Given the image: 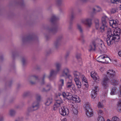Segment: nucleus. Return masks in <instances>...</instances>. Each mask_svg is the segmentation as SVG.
<instances>
[{
	"instance_id": "1",
	"label": "nucleus",
	"mask_w": 121,
	"mask_h": 121,
	"mask_svg": "<svg viewBox=\"0 0 121 121\" xmlns=\"http://www.w3.org/2000/svg\"><path fill=\"white\" fill-rule=\"evenodd\" d=\"M107 73V75L105 76L102 82V85L104 89L106 88L108 86V83L109 81V79L108 78V76L110 78H112L115 76V72L112 69H109L108 70ZM111 81L113 85L116 86L118 84V80L112 78L111 79Z\"/></svg>"
},
{
	"instance_id": "2",
	"label": "nucleus",
	"mask_w": 121,
	"mask_h": 121,
	"mask_svg": "<svg viewBox=\"0 0 121 121\" xmlns=\"http://www.w3.org/2000/svg\"><path fill=\"white\" fill-rule=\"evenodd\" d=\"M36 98L37 101L34 102L31 106L28 108V110L29 112H32L37 110L39 107V104L38 101H39L41 99V96L39 94L36 95Z\"/></svg>"
},
{
	"instance_id": "3",
	"label": "nucleus",
	"mask_w": 121,
	"mask_h": 121,
	"mask_svg": "<svg viewBox=\"0 0 121 121\" xmlns=\"http://www.w3.org/2000/svg\"><path fill=\"white\" fill-rule=\"evenodd\" d=\"M108 19L106 16H104L102 17L101 19V25L100 26L99 30L100 32H103L107 28V21Z\"/></svg>"
},
{
	"instance_id": "4",
	"label": "nucleus",
	"mask_w": 121,
	"mask_h": 121,
	"mask_svg": "<svg viewBox=\"0 0 121 121\" xmlns=\"http://www.w3.org/2000/svg\"><path fill=\"white\" fill-rule=\"evenodd\" d=\"M69 72V69L67 68H65L62 70L60 76L61 77L65 76H67V78L70 80H71L72 79V78L71 75L68 74Z\"/></svg>"
},
{
	"instance_id": "5",
	"label": "nucleus",
	"mask_w": 121,
	"mask_h": 121,
	"mask_svg": "<svg viewBox=\"0 0 121 121\" xmlns=\"http://www.w3.org/2000/svg\"><path fill=\"white\" fill-rule=\"evenodd\" d=\"M114 35H113V37H112L111 39L110 40V39L108 38L107 39V41H108V45H110L111 44H112L116 40V39L118 40L119 39V36H118V35L117 34L116 35L114 34Z\"/></svg>"
},
{
	"instance_id": "6",
	"label": "nucleus",
	"mask_w": 121,
	"mask_h": 121,
	"mask_svg": "<svg viewBox=\"0 0 121 121\" xmlns=\"http://www.w3.org/2000/svg\"><path fill=\"white\" fill-rule=\"evenodd\" d=\"M47 30L48 32L49 33H51L53 34L56 33L57 31L58 28L54 25L50 26L47 28Z\"/></svg>"
},
{
	"instance_id": "7",
	"label": "nucleus",
	"mask_w": 121,
	"mask_h": 121,
	"mask_svg": "<svg viewBox=\"0 0 121 121\" xmlns=\"http://www.w3.org/2000/svg\"><path fill=\"white\" fill-rule=\"evenodd\" d=\"M101 40L98 41L96 40L95 41H93L92 42V44L89 47V50L90 52L91 51H95L96 49V45L98 43V42H100Z\"/></svg>"
},
{
	"instance_id": "8",
	"label": "nucleus",
	"mask_w": 121,
	"mask_h": 121,
	"mask_svg": "<svg viewBox=\"0 0 121 121\" xmlns=\"http://www.w3.org/2000/svg\"><path fill=\"white\" fill-rule=\"evenodd\" d=\"M101 40L100 42H98V43H97L98 45L100 51L103 52H105L106 50V48L104 43H102V40ZM97 46H98L97 45Z\"/></svg>"
},
{
	"instance_id": "9",
	"label": "nucleus",
	"mask_w": 121,
	"mask_h": 121,
	"mask_svg": "<svg viewBox=\"0 0 121 121\" xmlns=\"http://www.w3.org/2000/svg\"><path fill=\"white\" fill-rule=\"evenodd\" d=\"M38 79V77L34 75L30 76L28 78V80L31 85L35 84L36 83V81Z\"/></svg>"
},
{
	"instance_id": "10",
	"label": "nucleus",
	"mask_w": 121,
	"mask_h": 121,
	"mask_svg": "<svg viewBox=\"0 0 121 121\" xmlns=\"http://www.w3.org/2000/svg\"><path fill=\"white\" fill-rule=\"evenodd\" d=\"M63 103L62 100L61 99L56 100V102L55 103L53 106V109L55 110H56L57 108L60 106V104H62Z\"/></svg>"
},
{
	"instance_id": "11",
	"label": "nucleus",
	"mask_w": 121,
	"mask_h": 121,
	"mask_svg": "<svg viewBox=\"0 0 121 121\" xmlns=\"http://www.w3.org/2000/svg\"><path fill=\"white\" fill-rule=\"evenodd\" d=\"M107 30V38L106 39V41L107 42V44H108V42L107 41V39L108 38L110 39V40L111 39L112 37H113V35H114V34H112V33L111 30V29L109 28H107L105 30Z\"/></svg>"
},
{
	"instance_id": "12",
	"label": "nucleus",
	"mask_w": 121,
	"mask_h": 121,
	"mask_svg": "<svg viewBox=\"0 0 121 121\" xmlns=\"http://www.w3.org/2000/svg\"><path fill=\"white\" fill-rule=\"evenodd\" d=\"M81 21L82 23L85 24L89 27H90L91 24V20L90 19H82Z\"/></svg>"
},
{
	"instance_id": "13",
	"label": "nucleus",
	"mask_w": 121,
	"mask_h": 121,
	"mask_svg": "<svg viewBox=\"0 0 121 121\" xmlns=\"http://www.w3.org/2000/svg\"><path fill=\"white\" fill-rule=\"evenodd\" d=\"M62 38L63 37L62 36H59L57 38L54 43V45L56 48H57L60 45Z\"/></svg>"
},
{
	"instance_id": "14",
	"label": "nucleus",
	"mask_w": 121,
	"mask_h": 121,
	"mask_svg": "<svg viewBox=\"0 0 121 121\" xmlns=\"http://www.w3.org/2000/svg\"><path fill=\"white\" fill-rule=\"evenodd\" d=\"M68 99L69 100H73L74 101L77 103H79L80 101V100L79 97L75 95H72L70 96V97Z\"/></svg>"
},
{
	"instance_id": "15",
	"label": "nucleus",
	"mask_w": 121,
	"mask_h": 121,
	"mask_svg": "<svg viewBox=\"0 0 121 121\" xmlns=\"http://www.w3.org/2000/svg\"><path fill=\"white\" fill-rule=\"evenodd\" d=\"M70 80V82H67L66 87L67 88L70 89L71 90L74 91L75 90V87L74 85L72 84V80Z\"/></svg>"
},
{
	"instance_id": "16",
	"label": "nucleus",
	"mask_w": 121,
	"mask_h": 121,
	"mask_svg": "<svg viewBox=\"0 0 121 121\" xmlns=\"http://www.w3.org/2000/svg\"><path fill=\"white\" fill-rule=\"evenodd\" d=\"M77 29L79 31L81 37L82 38H84L85 36L83 33V30L82 27L79 24H77Z\"/></svg>"
},
{
	"instance_id": "17",
	"label": "nucleus",
	"mask_w": 121,
	"mask_h": 121,
	"mask_svg": "<svg viewBox=\"0 0 121 121\" xmlns=\"http://www.w3.org/2000/svg\"><path fill=\"white\" fill-rule=\"evenodd\" d=\"M68 111L66 110V109L63 107L59 109V112L61 115L63 116H65L68 114Z\"/></svg>"
},
{
	"instance_id": "18",
	"label": "nucleus",
	"mask_w": 121,
	"mask_h": 121,
	"mask_svg": "<svg viewBox=\"0 0 121 121\" xmlns=\"http://www.w3.org/2000/svg\"><path fill=\"white\" fill-rule=\"evenodd\" d=\"M95 89L92 90L91 91V97L93 99H94L96 97L97 93V92L98 91L97 86H95Z\"/></svg>"
},
{
	"instance_id": "19",
	"label": "nucleus",
	"mask_w": 121,
	"mask_h": 121,
	"mask_svg": "<svg viewBox=\"0 0 121 121\" xmlns=\"http://www.w3.org/2000/svg\"><path fill=\"white\" fill-rule=\"evenodd\" d=\"M91 76L93 79L95 81H99V79L97 74L95 72H92L91 73Z\"/></svg>"
},
{
	"instance_id": "20",
	"label": "nucleus",
	"mask_w": 121,
	"mask_h": 121,
	"mask_svg": "<svg viewBox=\"0 0 121 121\" xmlns=\"http://www.w3.org/2000/svg\"><path fill=\"white\" fill-rule=\"evenodd\" d=\"M33 39L32 36L30 35L26 37H23L22 39V40L23 42L31 40Z\"/></svg>"
},
{
	"instance_id": "21",
	"label": "nucleus",
	"mask_w": 121,
	"mask_h": 121,
	"mask_svg": "<svg viewBox=\"0 0 121 121\" xmlns=\"http://www.w3.org/2000/svg\"><path fill=\"white\" fill-rule=\"evenodd\" d=\"M52 99L51 97L48 98L47 99L45 103V104L47 106H48L52 103Z\"/></svg>"
},
{
	"instance_id": "22",
	"label": "nucleus",
	"mask_w": 121,
	"mask_h": 121,
	"mask_svg": "<svg viewBox=\"0 0 121 121\" xmlns=\"http://www.w3.org/2000/svg\"><path fill=\"white\" fill-rule=\"evenodd\" d=\"M64 84V80L61 79L60 80L59 82V88L60 90L62 89V87Z\"/></svg>"
},
{
	"instance_id": "23",
	"label": "nucleus",
	"mask_w": 121,
	"mask_h": 121,
	"mask_svg": "<svg viewBox=\"0 0 121 121\" xmlns=\"http://www.w3.org/2000/svg\"><path fill=\"white\" fill-rule=\"evenodd\" d=\"M51 88V86L50 84H48L47 85L46 87L43 88L42 90V91L43 92H47L49 91Z\"/></svg>"
},
{
	"instance_id": "24",
	"label": "nucleus",
	"mask_w": 121,
	"mask_h": 121,
	"mask_svg": "<svg viewBox=\"0 0 121 121\" xmlns=\"http://www.w3.org/2000/svg\"><path fill=\"white\" fill-rule=\"evenodd\" d=\"M62 95L64 97L68 99V98L69 97H70V96H71V94L68 92L65 93L63 92L62 93Z\"/></svg>"
},
{
	"instance_id": "25",
	"label": "nucleus",
	"mask_w": 121,
	"mask_h": 121,
	"mask_svg": "<svg viewBox=\"0 0 121 121\" xmlns=\"http://www.w3.org/2000/svg\"><path fill=\"white\" fill-rule=\"evenodd\" d=\"M95 26L96 29L98 30L100 32L99 29L100 28V26H99V21L98 19H96L95 21Z\"/></svg>"
},
{
	"instance_id": "26",
	"label": "nucleus",
	"mask_w": 121,
	"mask_h": 121,
	"mask_svg": "<svg viewBox=\"0 0 121 121\" xmlns=\"http://www.w3.org/2000/svg\"><path fill=\"white\" fill-rule=\"evenodd\" d=\"M73 73L75 78H77L79 79V77L80 75V73L79 72L76 71H74L73 72Z\"/></svg>"
},
{
	"instance_id": "27",
	"label": "nucleus",
	"mask_w": 121,
	"mask_h": 121,
	"mask_svg": "<svg viewBox=\"0 0 121 121\" xmlns=\"http://www.w3.org/2000/svg\"><path fill=\"white\" fill-rule=\"evenodd\" d=\"M104 58H105L104 56H100L97 59V60L99 62L103 63Z\"/></svg>"
},
{
	"instance_id": "28",
	"label": "nucleus",
	"mask_w": 121,
	"mask_h": 121,
	"mask_svg": "<svg viewBox=\"0 0 121 121\" xmlns=\"http://www.w3.org/2000/svg\"><path fill=\"white\" fill-rule=\"evenodd\" d=\"M56 72H59L60 70L61 65L60 64L57 63L56 64Z\"/></svg>"
},
{
	"instance_id": "29",
	"label": "nucleus",
	"mask_w": 121,
	"mask_h": 121,
	"mask_svg": "<svg viewBox=\"0 0 121 121\" xmlns=\"http://www.w3.org/2000/svg\"><path fill=\"white\" fill-rule=\"evenodd\" d=\"M86 111V114L88 117H90L92 116L93 112L92 109H91V111H90L89 110Z\"/></svg>"
},
{
	"instance_id": "30",
	"label": "nucleus",
	"mask_w": 121,
	"mask_h": 121,
	"mask_svg": "<svg viewBox=\"0 0 121 121\" xmlns=\"http://www.w3.org/2000/svg\"><path fill=\"white\" fill-rule=\"evenodd\" d=\"M111 60L108 57H106L105 56V58H104V60L103 62V63H108Z\"/></svg>"
},
{
	"instance_id": "31",
	"label": "nucleus",
	"mask_w": 121,
	"mask_h": 121,
	"mask_svg": "<svg viewBox=\"0 0 121 121\" xmlns=\"http://www.w3.org/2000/svg\"><path fill=\"white\" fill-rule=\"evenodd\" d=\"M85 108L86 111L89 110L90 111H91V109L90 107L89 104L88 103H87L85 104Z\"/></svg>"
},
{
	"instance_id": "32",
	"label": "nucleus",
	"mask_w": 121,
	"mask_h": 121,
	"mask_svg": "<svg viewBox=\"0 0 121 121\" xmlns=\"http://www.w3.org/2000/svg\"><path fill=\"white\" fill-rule=\"evenodd\" d=\"M118 21V20H113V24L112 27L114 28H116L117 26Z\"/></svg>"
},
{
	"instance_id": "33",
	"label": "nucleus",
	"mask_w": 121,
	"mask_h": 121,
	"mask_svg": "<svg viewBox=\"0 0 121 121\" xmlns=\"http://www.w3.org/2000/svg\"><path fill=\"white\" fill-rule=\"evenodd\" d=\"M55 71L53 70H51L50 75L48 77V78L50 80H51L52 77L54 74Z\"/></svg>"
},
{
	"instance_id": "34",
	"label": "nucleus",
	"mask_w": 121,
	"mask_h": 121,
	"mask_svg": "<svg viewBox=\"0 0 121 121\" xmlns=\"http://www.w3.org/2000/svg\"><path fill=\"white\" fill-rule=\"evenodd\" d=\"M57 19L58 18H57L56 17L54 16H53L52 17L50 20V21L52 23L56 21Z\"/></svg>"
},
{
	"instance_id": "35",
	"label": "nucleus",
	"mask_w": 121,
	"mask_h": 121,
	"mask_svg": "<svg viewBox=\"0 0 121 121\" xmlns=\"http://www.w3.org/2000/svg\"><path fill=\"white\" fill-rule=\"evenodd\" d=\"M117 88H116L113 87L111 90L110 94L111 95H115L116 94V91Z\"/></svg>"
},
{
	"instance_id": "36",
	"label": "nucleus",
	"mask_w": 121,
	"mask_h": 121,
	"mask_svg": "<svg viewBox=\"0 0 121 121\" xmlns=\"http://www.w3.org/2000/svg\"><path fill=\"white\" fill-rule=\"evenodd\" d=\"M74 114H76L78 113V111L77 110L74 108H73L72 110Z\"/></svg>"
},
{
	"instance_id": "37",
	"label": "nucleus",
	"mask_w": 121,
	"mask_h": 121,
	"mask_svg": "<svg viewBox=\"0 0 121 121\" xmlns=\"http://www.w3.org/2000/svg\"><path fill=\"white\" fill-rule=\"evenodd\" d=\"M75 18V13L74 12L72 11L71 13V19L73 20Z\"/></svg>"
},
{
	"instance_id": "38",
	"label": "nucleus",
	"mask_w": 121,
	"mask_h": 121,
	"mask_svg": "<svg viewBox=\"0 0 121 121\" xmlns=\"http://www.w3.org/2000/svg\"><path fill=\"white\" fill-rule=\"evenodd\" d=\"M111 1L113 3H117L119 2H121L120 0H111Z\"/></svg>"
},
{
	"instance_id": "39",
	"label": "nucleus",
	"mask_w": 121,
	"mask_h": 121,
	"mask_svg": "<svg viewBox=\"0 0 121 121\" xmlns=\"http://www.w3.org/2000/svg\"><path fill=\"white\" fill-rule=\"evenodd\" d=\"M98 121H105L104 118L101 116H99L98 119Z\"/></svg>"
},
{
	"instance_id": "40",
	"label": "nucleus",
	"mask_w": 121,
	"mask_h": 121,
	"mask_svg": "<svg viewBox=\"0 0 121 121\" xmlns=\"http://www.w3.org/2000/svg\"><path fill=\"white\" fill-rule=\"evenodd\" d=\"M46 77V75L45 74H44L43 75V78L42 79V81L41 82V84H43L44 83V78Z\"/></svg>"
},
{
	"instance_id": "41",
	"label": "nucleus",
	"mask_w": 121,
	"mask_h": 121,
	"mask_svg": "<svg viewBox=\"0 0 121 121\" xmlns=\"http://www.w3.org/2000/svg\"><path fill=\"white\" fill-rule=\"evenodd\" d=\"M119 119L117 117H113L111 121H119Z\"/></svg>"
},
{
	"instance_id": "42",
	"label": "nucleus",
	"mask_w": 121,
	"mask_h": 121,
	"mask_svg": "<svg viewBox=\"0 0 121 121\" xmlns=\"http://www.w3.org/2000/svg\"><path fill=\"white\" fill-rule=\"evenodd\" d=\"M16 113V112L15 111L13 110H11L10 111V114L11 116H13Z\"/></svg>"
},
{
	"instance_id": "43",
	"label": "nucleus",
	"mask_w": 121,
	"mask_h": 121,
	"mask_svg": "<svg viewBox=\"0 0 121 121\" xmlns=\"http://www.w3.org/2000/svg\"><path fill=\"white\" fill-rule=\"evenodd\" d=\"M81 1L84 3H87L89 2H93L95 0H81Z\"/></svg>"
},
{
	"instance_id": "44",
	"label": "nucleus",
	"mask_w": 121,
	"mask_h": 121,
	"mask_svg": "<svg viewBox=\"0 0 121 121\" xmlns=\"http://www.w3.org/2000/svg\"><path fill=\"white\" fill-rule=\"evenodd\" d=\"M22 61L23 65H25L26 63V60L25 58L23 57L22 58Z\"/></svg>"
},
{
	"instance_id": "45",
	"label": "nucleus",
	"mask_w": 121,
	"mask_h": 121,
	"mask_svg": "<svg viewBox=\"0 0 121 121\" xmlns=\"http://www.w3.org/2000/svg\"><path fill=\"white\" fill-rule=\"evenodd\" d=\"M98 106L99 108H101L103 107V105L100 102H99L98 104Z\"/></svg>"
},
{
	"instance_id": "46",
	"label": "nucleus",
	"mask_w": 121,
	"mask_h": 121,
	"mask_svg": "<svg viewBox=\"0 0 121 121\" xmlns=\"http://www.w3.org/2000/svg\"><path fill=\"white\" fill-rule=\"evenodd\" d=\"M30 93L29 92H25L23 94V96L24 97L28 96L29 95Z\"/></svg>"
},
{
	"instance_id": "47",
	"label": "nucleus",
	"mask_w": 121,
	"mask_h": 121,
	"mask_svg": "<svg viewBox=\"0 0 121 121\" xmlns=\"http://www.w3.org/2000/svg\"><path fill=\"white\" fill-rule=\"evenodd\" d=\"M74 80L76 83V84L77 83H78L79 82H81L79 81V79L77 78H75Z\"/></svg>"
},
{
	"instance_id": "48",
	"label": "nucleus",
	"mask_w": 121,
	"mask_h": 121,
	"mask_svg": "<svg viewBox=\"0 0 121 121\" xmlns=\"http://www.w3.org/2000/svg\"><path fill=\"white\" fill-rule=\"evenodd\" d=\"M81 54L80 53H77L76 55V57L77 59H79L81 58Z\"/></svg>"
},
{
	"instance_id": "49",
	"label": "nucleus",
	"mask_w": 121,
	"mask_h": 121,
	"mask_svg": "<svg viewBox=\"0 0 121 121\" xmlns=\"http://www.w3.org/2000/svg\"><path fill=\"white\" fill-rule=\"evenodd\" d=\"M116 9H112L111 10V12L112 13H114L116 12Z\"/></svg>"
},
{
	"instance_id": "50",
	"label": "nucleus",
	"mask_w": 121,
	"mask_h": 121,
	"mask_svg": "<svg viewBox=\"0 0 121 121\" xmlns=\"http://www.w3.org/2000/svg\"><path fill=\"white\" fill-rule=\"evenodd\" d=\"M117 110L118 112H121V106H117Z\"/></svg>"
},
{
	"instance_id": "51",
	"label": "nucleus",
	"mask_w": 121,
	"mask_h": 121,
	"mask_svg": "<svg viewBox=\"0 0 121 121\" xmlns=\"http://www.w3.org/2000/svg\"><path fill=\"white\" fill-rule=\"evenodd\" d=\"M77 87L78 88H80L81 87V82H79L78 83H77L76 84Z\"/></svg>"
},
{
	"instance_id": "52",
	"label": "nucleus",
	"mask_w": 121,
	"mask_h": 121,
	"mask_svg": "<svg viewBox=\"0 0 121 121\" xmlns=\"http://www.w3.org/2000/svg\"><path fill=\"white\" fill-rule=\"evenodd\" d=\"M62 0H57V3L59 5H60L62 3Z\"/></svg>"
},
{
	"instance_id": "53",
	"label": "nucleus",
	"mask_w": 121,
	"mask_h": 121,
	"mask_svg": "<svg viewBox=\"0 0 121 121\" xmlns=\"http://www.w3.org/2000/svg\"><path fill=\"white\" fill-rule=\"evenodd\" d=\"M113 20H110L109 21V23L110 25L112 26L113 24Z\"/></svg>"
},
{
	"instance_id": "54",
	"label": "nucleus",
	"mask_w": 121,
	"mask_h": 121,
	"mask_svg": "<svg viewBox=\"0 0 121 121\" xmlns=\"http://www.w3.org/2000/svg\"><path fill=\"white\" fill-rule=\"evenodd\" d=\"M69 52H67L65 55V57L66 58H67L69 56Z\"/></svg>"
},
{
	"instance_id": "55",
	"label": "nucleus",
	"mask_w": 121,
	"mask_h": 121,
	"mask_svg": "<svg viewBox=\"0 0 121 121\" xmlns=\"http://www.w3.org/2000/svg\"><path fill=\"white\" fill-rule=\"evenodd\" d=\"M117 106H121V100H120L118 103Z\"/></svg>"
},
{
	"instance_id": "56",
	"label": "nucleus",
	"mask_w": 121,
	"mask_h": 121,
	"mask_svg": "<svg viewBox=\"0 0 121 121\" xmlns=\"http://www.w3.org/2000/svg\"><path fill=\"white\" fill-rule=\"evenodd\" d=\"M86 78L82 76V79L83 81H84L85 82H86Z\"/></svg>"
},
{
	"instance_id": "57",
	"label": "nucleus",
	"mask_w": 121,
	"mask_h": 121,
	"mask_svg": "<svg viewBox=\"0 0 121 121\" xmlns=\"http://www.w3.org/2000/svg\"><path fill=\"white\" fill-rule=\"evenodd\" d=\"M103 113V111L100 110H99L98 113L99 114H101Z\"/></svg>"
},
{
	"instance_id": "58",
	"label": "nucleus",
	"mask_w": 121,
	"mask_h": 121,
	"mask_svg": "<svg viewBox=\"0 0 121 121\" xmlns=\"http://www.w3.org/2000/svg\"><path fill=\"white\" fill-rule=\"evenodd\" d=\"M98 7V8H99V10H96V12H99L101 11V9L100 7Z\"/></svg>"
},
{
	"instance_id": "59",
	"label": "nucleus",
	"mask_w": 121,
	"mask_h": 121,
	"mask_svg": "<svg viewBox=\"0 0 121 121\" xmlns=\"http://www.w3.org/2000/svg\"><path fill=\"white\" fill-rule=\"evenodd\" d=\"M104 68H100V70L102 72H103V71L104 70Z\"/></svg>"
},
{
	"instance_id": "60",
	"label": "nucleus",
	"mask_w": 121,
	"mask_h": 121,
	"mask_svg": "<svg viewBox=\"0 0 121 121\" xmlns=\"http://www.w3.org/2000/svg\"><path fill=\"white\" fill-rule=\"evenodd\" d=\"M118 54L119 56L121 57V51L119 52Z\"/></svg>"
},
{
	"instance_id": "61",
	"label": "nucleus",
	"mask_w": 121,
	"mask_h": 121,
	"mask_svg": "<svg viewBox=\"0 0 121 121\" xmlns=\"http://www.w3.org/2000/svg\"><path fill=\"white\" fill-rule=\"evenodd\" d=\"M3 117H1V119L0 120V121H2V120L3 119Z\"/></svg>"
},
{
	"instance_id": "62",
	"label": "nucleus",
	"mask_w": 121,
	"mask_h": 121,
	"mask_svg": "<svg viewBox=\"0 0 121 121\" xmlns=\"http://www.w3.org/2000/svg\"><path fill=\"white\" fill-rule=\"evenodd\" d=\"M119 97H121V92H120V95H119Z\"/></svg>"
},
{
	"instance_id": "63",
	"label": "nucleus",
	"mask_w": 121,
	"mask_h": 121,
	"mask_svg": "<svg viewBox=\"0 0 121 121\" xmlns=\"http://www.w3.org/2000/svg\"><path fill=\"white\" fill-rule=\"evenodd\" d=\"M93 10L94 11H95V8H93Z\"/></svg>"
},
{
	"instance_id": "64",
	"label": "nucleus",
	"mask_w": 121,
	"mask_h": 121,
	"mask_svg": "<svg viewBox=\"0 0 121 121\" xmlns=\"http://www.w3.org/2000/svg\"><path fill=\"white\" fill-rule=\"evenodd\" d=\"M107 121H110V119H108L107 120Z\"/></svg>"
}]
</instances>
